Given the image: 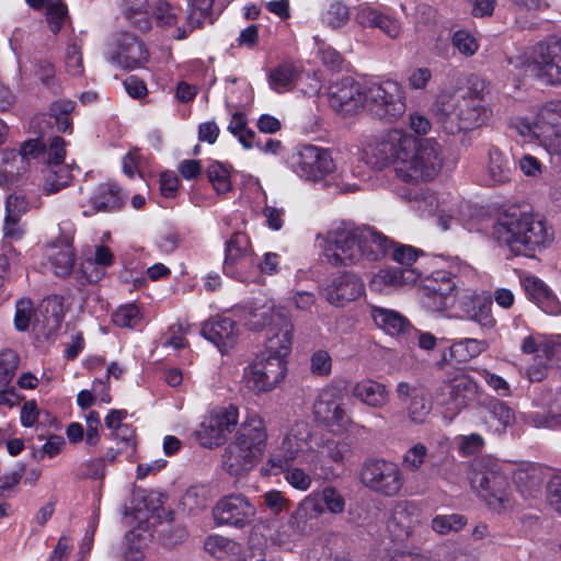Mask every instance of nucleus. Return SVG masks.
<instances>
[{"label":"nucleus","mask_w":561,"mask_h":561,"mask_svg":"<svg viewBox=\"0 0 561 561\" xmlns=\"http://www.w3.org/2000/svg\"><path fill=\"white\" fill-rule=\"evenodd\" d=\"M362 160L370 169L381 171L394 164L398 179L419 184L436 178L443 168L440 145L432 139L416 140L400 130L390 129L368 139L362 148Z\"/></svg>","instance_id":"f257e3e1"},{"label":"nucleus","mask_w":561,"mask_h":561,"mask_svg":"<svg viewBox=\"0 0 561 561\" xmlns=\"http://www.w3.org/2000/svg\"><path fill=\"white\" fill-rule=\"evenodd\" d=\"M492 234L502 245L516 255L534 257L554 241V229L538 213L510 208L493 225Z\"/></svg>","instance_id":"f03ea898"},{"label":"nucleus","mask_w":561,"mask_h":561,"mask_svg":"<svg viewBox=\"0 0 561 561\" xmlns=\"http://www.w3.org/2000/svg\"><path fill=\"white\" fill-rule=\"evenodd\" d=\"M488 92V83L483 78L470 76L465 93L438 94L434 103V112L444 130L455 135L482 126L491 114L484 101Z\"/></svg>","instance_id":"7ed1b4c3"},{"label":"nucleus","mask_w":561,"mask_h":561,"mask_svg":"<svg viewBox=\"0 0 561 561\" xmlns=\"http://www.w3.org/2000/svg\"><path fill=\"white\" fill-rule=\"evenodd\" d=\"M471 485L478 491L490 510L502 513L512 507L508 481L499 463L492 459H480L473 463Z\"/></svg>","instance_id":"20e7f679"},{"label":"nucleus","mask_w":561,"mask_h":561,"mask_svg":"<svg viewBox=\"0 0 561 561\" xmlns=\"http://www.w3.org/2000/svg\"><path fill=\"white\" fill-rule=\"evenodd\" d=\"M362 239L363 226H337L325 234L322 244L323 256L334 266L364 264Z\"/></svg>","instance_id":"39448f33"},{"label":"nucleus","mask_w":561,"mask_h":561,"mask_svg":"<svg viewBox=\"0 0 561 561\" xmlns=\"http://www.w3.org/2000/svg\"><path fill=\"white\" fill-rule=\"evenodd\" d=\"M407 108L405 92L394 80H385L366 87L365 110L379 119L394 122Z\"/></svg>","instance_id":"423d86ee"},{"label":"nucleus","mask_w":561,"mask_h":561,"mask_svg":"<svg viewBox=\"0 0 561 561\" xmlns=\"http://www.w3.org/2000/svg\"><path fill=\"white\" fill-rule=\"evenodd\" d=\"M527 70L546 85L561 84V39L548 37L530 47Z\"/></svg>","instance_id":"0eeeda50"},{"label":"nucleus","mask_w":561,"mask_h":561,"mask_svg":"<svg viewBox=\"0 0 561 561\" xmlns=\"http://www.w3.org/2000/svg\"><path fill=\"white\" fill-rule=\"evenodd\" d=\"M517 129L523 137H534L552 153L561 156V104L546 105L535 122L523 119Z\"/></svg>","instance_id":"6e6552de"},{"label":"nucleus","mask_w":561,"mask_h":561,"mask_svg":"<svg viewBox=\"0 0 561 561\" xmlns=\"http://www.w3.org/2000/svg\"><path fill=\"white\" fill-rule=\"evenodd\" d=\"M422 304L433 312H446L455 305L460 291L456 276L444 270H436L428 275H422Z\"/></svg>","instance_id":"1a4fd4ad"},{"label":"nucleus","mask_w":561,"mask_h":561,"mask_svg":"<svg viewBox=\"0 0 561 561\" xmlns=\"http://www.w3.org/2000/svg\"><path fill=\"white\" fill-rule=\"evenodd\" d=\"M481 393L478 382L467 374H457L445 380L436 390L437 403L445 408V413L453 420L461 411L476 402Z\"/></svg>","instance_id":"9d476101"},{"label":"nucleus","mask_w":561,"mask_h":561,"mask_svg":"<svg viewBox=\"0 0 561 561\" xmlns=\"http://www.w3.org/2000/svg\"><path fill=\"white\" fill-rule=\"evenodd\" d=\"M287 360L263 355L243 369V387L259 396L274 390L285 378Z\"/></svg>","instance_id":"9b49d317"},{"label":"nucleus","mask_w":561,"mask_h":561,"mask_svg":"<svg viewBox=\"0 0 561 561\" xmlns=\"http://www.w3.org/2000/svg\"><path fill=\"white\" fill-rule=\"evenodd\" d=\"M238 423L239 409L236 405L217 407L205 416L196 431V437L204 447H219L237 430Z\"/></svg>","instance_id":"f8f14e48"},{"label":"nucleus","mask_w":561,"mask_h":561,"mask_svg":"<svg viewBox=\"0 0 561 561\" xmlns=\"http://www.w3.org/2000/svg\"><path fill=\"white\" fill-rule=\"evenodd\" d=\"M359 478L366 488L383 496H396L403 486L400 467L385 459L366 461L360 469Z\"/></svg>","instance_id":"ddd939ff"},{"label":"nucleus","mask_w":561,"mask_h":561,"mask_svg":"<svg viewBox=\"0 0 561 561\" xmlns=\"http://www.w3.org/2000/svg\"><path fill=\"white\" fill-rule=\"evenodd\" d=\"M222 270L227 276L241 282L249 280L255 273L256 257L245 233L236 232L226 241Z\"/></svg>","instance_id":"4468645a"},{"label":"nucleus","mask_w":561,"mask_h":561,"mask_svg":"<svg viewBox=\"0 0 561 561\" xmlns=\"http://www.w3.org/2000/svg\"><path fill=\"white\" fill-rule=\"evenodd\" d=\"M211 514L217 526L242 529L253 522L256 507L245 495L232 493L219 499Z\"/></svg>","instance_id":"2eb2a0df"},{"label":"nucleus","mask_w":561,"mask_h":561,"mask_svg":"<svg viewBox=\"0 0 561 561\" xmlns=\"http://www.w3.org/2000/svg\"><path fill=\"white\" fill-rule=\"evenodd\" d=\"M335 170V162L329 149L302 145L293 161V171L301 179L321 181Z\"/></svg>","instance_id":"dca6fc26"},{"label":"nucleus","mask_w":561,"mask_h":561,"mask_svg":"<svg viewBox=\"0 0 561 561\" xmlns=\"http://www.w3.org/2000/svg\"><path fill=\"white\" fill-rule=\"evenodd\" d=\"M396 397L411 423L425 422L432 411V400L422 385L400 381L396 387Z\"/></svg>","instance_id":"f3484780"},{"label":"nucleus","mask_w":561,"mask_h":561,"mask_svg":"<svg viewBox=\"0 0 561 561\" xmlns=\"http://www.w3.org/2000/svg\"><path fill=\"white\" fill-rule=\"evenodd\" d=\"M329 102L333 110L343 115L358 113L366 106V88L351 78H344L330 87Z\"/></svg>","instance_id":"a211bd4d"},{"label":"nucleus","mask_w":561,"mask_h":561,"mask_svg":"<svg viewBox=\"0 0 561 561\" xmlns=\"http://www.w3.org/2000/svg\"><path fill=\"white\" fill-rule=\"evenodd\" d=\"M311 432L306 422L295 423L285 435L278 453L274 454L268 462L272 467L285 468L301 455L311 449Z\"/></svg>","instance_id":"6ab92c4d"},{"label":"nucleus","mask_w":561,"mask_h":561,"mask_svg":"<svg viewBox=\"0 0 561 561\" xmlns=\"http://www.w3.org/2000/svg\"><path fill=\"white\" fill-rule=\"evenodd\" d=\"M457 308L462 318L476 322L483 330H492L496 325L492 314V297L489 295H481L471 289L461 290Z\"/></svg>","instance_id":"aec40b11"},{"label":"nucleus","mask_w":561,"mask_h":561,"mask_svg":"<svg viewBox=\"0 0 561 561\" xmlns=\"http://www.w3.org/2000/svg\"><path fill=\"white\" fill-rule=\"evenodd\" d=\"M423 520L422 508L412 501L403 500L392 506L387 528L396 540L403 541L413 534Z\"/></svg>","instance_id":"412c9836"},{"label":"nucleus","mask_w":561,"mask_h":561,"mask_svg":"<svg viewBox=\"0 0 561 561\" xmlns=\"http://www.w3.org/2000/svg\"><path fill=\"white\" fill-rule=\"evenodd\" d=\"M107 59L123 69L131 70L144 67L149 59V54L140 39L128 32H122L117 35L115 48Z\"/></svg>","instance_id":"4be33fe9"},{"label":"nucleus","mask_w":561,"mask_h":561,"mask_svg":"<svg viewBox=\"0 0 561 561\" xmlns=\"http://www.w3.org/2000/svg\"><path fill=\"white\" fill-rule=\"evenodd\" d=\"M294 325L282 313H274L266 333L264 355L286 360L291 352Z\"/></svg>","instance_id":"5701e85b"},{"label":"nucleus","mask_w":561,"mask_h":561,"mask_svg":"<svg viewBox=\"0 0 561 561\" xmlns=\"http://www.w3.org/2000/svg\"><path fill=\"white\" fill-rule=\"evenodd\" d=\"M478 415L486 428L497 435L517 423L514 410L504 401L489 397L478 408Z\"/></svg>","instance_id":"b1692460"},{"label":"nucleus","mask_w":561,"mask_h":561,"mask_svg":"<svg viewBox=\"0 0 561 561\" xmlns=\"http://www.w3.org/2000/svg\"><path fill=\"white\" fill-rule=\"evenodd\" d=\"M365 290L363 280L347 272L334 277L325 287L324 295L329 304L343 307L357 299Z\"/></svg>","instance_id":"393cba45"},{"label":"nucleus","mask_w":561,"mask_h":561,"mask_svg":"<svg viewBox=\"0 0 561 561\" xmlns=\"http://www.w3.org/2000/svg\"><path fill=\"white\" fill-rule=\"evenodd\" d=\"M324 514V508L307 495L299 502L288 519V527L296 536H309L319 529V518Z\"/></svg>","instance_id":"a878e982"},{"label":"nucleus","mask_w":561,"mask_h":561,"mask_svg":"<svg viewBox=\"0 0 561 561\" xmlns=\"http://www.w3.org/2000/svg\"><path fill=\"white\" fill-rule=\"evenodd\" d=\"M267 431L264 420L256 413L248 414L236 432L233 442L263 457Z\"/></svg>","instance_id":"bb28decb"},{"label":"nucleus","mask_w":561,"mask_h":561,"mask_svg":"<svg viewBox=\"0 0 561 561\" xmlns=\"http://www.w3.org/2000/svg\"><path fill=\"white\" fill-rule=\"evenodd\" d=\"M202 335L225 354L237 343L239 332L233 320L216 317L204 323Z\"/></svg>","instance_id":"cd10ccee"},{"label":"nucleus","mask_w":561,"mask_h":561,"mask_svg":"<svg viewBox=\"0 0 561 561\" xmlns=\"http://www.w3.org/2000/svg\"><path fill=\"white\" fill-rule=\"evenodd\" d=\"M512 479L517 492L524 499H536L541 494L545 473L540 466L522 462L512 471Z\"/></svg>","instance_id":"c85d7f7f"},{"label":"nucleus","mask_w":561,"mask_h":561,"mask_svg":"<svg viewBox=\"0 0 561 561\" xmlns=\"http://www.w3.org/2000/svg\"><path fill=\"white\" fill-rule=\"evenodd\" d=\"M261 459L253 451L231 442L222 454L221 468L230 476L241 477L252 470Z\"/></svg>","instance_id":"c756f323"},{"label":"nucleus","mask_w":561,"mask_h":561,"mask_svg":"<svg viewBox=\"0 0 561 561\" xmlns=\"http://www.w3.org/2000/svg\"><path fill=\"white\" fill-rule=\"evenodd\" d=\"M522 284L527 296L542 311L552 316H559L561 313V302L554 293L540 278L534 275H528L522 279Z\"/></svg>","instance_id":"7c9ffc66"},{"label":"nucleus","mask_w":561,"mask_h":561,"mask_svg":"<svg viewBox=\"0 0 561 561\" xmlns=\"http://www.w3.org/2000/svg\"><path fill=\"white\" fill-rule=\"evenodd\" d=\"M214 0H188L186 23L176 26L171 36L175 39H185L194 30L202 27L206 22L213 23Z\"/></svg>","instance_id":"2f4dec72"},{"label":"nucleus","mask_w":561,"mask_h":561,"mask_svg":"<svg viewBox=\"0 0 561 561\" xmlns=\"http://www.w3.org/2000/svg\"><path fill=\"white\" fill-rule=\"evenodd\" d=\"M128 193L114 182L99 184L90 197L91 205L96 211H117L125 204Z\"/></svg>","instance_id":"473e14b6"},{"label":"nucleus","mask_w":561,"mask_h":561,"mask_svg":"<svg viewBox=\"0 0 561 561\" xmlns=\"http://www.w3.org/2000/svg\"><path fill=\"white\" fill-rule=\"evenodd\" d=\"M370 317L375 324L392 336H411L410 321L396 310L373 306Z\"/></svg>","instance_id":"72a5a7b5"},{"label":"nucleus","mask_w":561,"mask_h":561,"mask_svg":"<svg viewBox=\"0 0 561 561\" xmlns=\"http://www.w3.org/2000/svg\"><path fill=\"white\" fill-rule=\"evenodd\" d=\"M351 393L363 404L373 409H382L389 402V391L387 387L374 379L357 381L353 386Z\"/></svg>","instance_id":"f704fd0d"},{"label":"nucleus","mask_w":561,"mask_h":561,"mask_svg":"<svg viewBox=\"0 0 561 561\" xmlns=\"http://www.w3.org/2000/svg\"><path fill=\"white\" fill-rule=\"evenodd\" d=\"M393 248V242L374 227L363 226L362 249L364 264L383 259Z\"/></svg>","instance_id":"c9c22d12"},{"label":"nucleus","mask_w":561,"mask_h":561,"mask_svg":"<svg viewBox=\"0 0 561 561\" xmlns=\"http://www.w3.org/2000/svg\"><path fill=\"white\" fill-rule=\"evenodd\" d=\"M514 161L508 152L497 147L489 149L488 174L493 184H504L511 181Z\"/></svg>","instance_id":"e433bc0d"},{"label":"nucleus","mask_w":561,"mask_h":561,"mask_svg":"<svg viewBox=\"0 0 561 561\" xmlns=\"http://www.w3.org/2000/svg\"><path fill=\"white\" fill-rule=\"evenodd\" d=\"M422 278V273L413 268H385L380 270L371 279L370 286L380 289L381 286H403L416 283Z\"/></svg>","instance_id":"4c0bfd02"},{"label":"nucleus","mask_w":561,"mask_h":561,"mask_svg":"<svg viewBox=\"0 0 561 561\" xmlns=\"http://www.w3.org/2000/svg\"><path fill=\"white\" fill-rule=\"evenodd\" d=\"M44 193L50 195L68 186L72 180L68 164H46L42 170Z\"/></svg>","instance_id":"58836bf2"},{"label":"nucleus","mask_w":561,"mask_h":561,"mask_svg":"<svg viewBox=\"0 0 561 561\" xmlns=\"http://www.w3.org/2000/svg\"><path fill=\"white\" fill-rule=\"evenodd\" d=\"M47 257L53 273L60 277L71 274L75 264V252L68 243L51 245L47 250Z\"/></svg>","instance_id":"ea45409f"},{"label":"nucleus","mask_w":561,"mask_h":561,"mask_svg":"<svg viewBox=\"0 0 561 561\" xmlns=\"http://www.w3.org/2000/svg\"><path fill=\"white\" fill-rule=\"evenodd\" d=\"M489 347L485 340L466 337L451 344L449 356L457 363H467Z\"/></svg>","instance_id":"a19ab883"},{"label":"nucleus","mask_w":561,"mask_h":561,"mask_svg":"<svg viewBox=\"0 0 561 561\" xmlns=\"http://www.w3.org/2000/svg\"><path fill=\"white\" fill-rule=\"evenodd\" d=\"M43 151L38 140H28L22 144L19 151L5 149L2 151V162L20 161V171H28L31 160L36 159Z\"/></svg>","instance_id":"79ce46f5"},{"label":"nucleus","mask_w":561,"mask_h":561,"mask_svg":"<svg viewBox=\"0 0 561 561\" xmlns=\"http://www.w3.org/2000/svg\"><path fill=\"white\" fill-rule=\"evenodd\" d=\"M310 495L324 508V513L341 515L345 511V496L333 485H325L320 491L310 493Z\"/></svg>","instance_id":"37998d69"},{"label":"nucleus","mask_w":561,"mask_h":561,"mask_svg":"<svg viewBox=\"0 0 561 561\" xmlns=\"http://www.w3.org/2000/svg\"><path fill=\"white\" fill-rule=\"evenodd\" d=\"M205 550L218 560H226L230 557L238 558L240 554V545L227 537L220 535H209L204 542Z\"/></svg>","instance_id":"c03bdc74"},{"label":"nucleus","mask_w":561,"mask_h":561,"mask_svg":"<svg viewBox=\"0 0 561 561\" xmlns=\"http://www.w3.org/2000/svg\"><path fill=\"white\" fill-rule=\"evenodd\" d=\"M297 76V68L290 62H284L270 72L268 82L274 91L282 93L294 87Z\"/></svg>","instance_id":"a18cd8bd"},{"label":"nucleus","mask_w":561,"mask_h":561,"mask_svg":"<svg viewBox=\"0 0 561 561\" xmlns=\"http://www.w3.org/2000/svg\"><path fill=\"white\" fill-rule=\"evenodd\" d=\"M468 519L465 515L453 513V514H440L433 517L431 522V528L438 535H447L449 533H458L466 527Z\"/></svg>","instance_id":"49530a36"},{"label":"nucleus","mask_w":561,"mask_h":561,"mask_svg":"<svg viewBox=\"0 0 561 561\" xmlns=\"http://www.w3.org/2000/svg\"><path fill=\"white\" fill-rule=\"evenodd\" d=\"M75 108V102L71 100H57L50 104L49 115L55 121L58 131L66 133L71 130V113Z\"/></svg>","instance_id":"de8ad7c7"},{"label":"nucleus","mask_w":561,"mask_h":561,"mask_svg":"<svg viewBox=\"0 0 561 561\" xmlns=\"http://www.w3.org/2000/svg\"><path fill=\"white\" fill-rule=\"evenodd\" d=\"M150 535L141 528H136L129 531L125 539L127 549L124 553L128 561H140L144 557V549L149 542Z\"/></svg>","instance_id":"09e8293b"},{"label":"nucleus","mask_w":561,"mask_h":561,"mask_svg":"<svg viewBox=\"0 0 561 561\" xmlns=\"http://www.w3.org/2000/svg\"><path fill=\"white\" fill-rule=\"evenodd\" d=\"M207 178L218 194H225L232 187L229 170L218 161L209 163L207 167Z\"/></svg>","instance_id":"8fccbe9b"},{"label":"nucleus","mask_w":561,"mask_h":561,"mask_svg":"<svg viewBox=\"0 0 561 561\" xmlns=\"http://www.w3.org/2000/svg\"><path fill=\"white\" fill-rule=\"evenodd\" d=\"M228 130L236 137L245 149L254 147L255 131L247 127V119L242 113H234L228 125Z\"/></svg>","instance_id":"3c124183"},{"label":"nucleus","mask_w":561,"mask_h":561,"mask_svg":"<svg viewBox=\"0 0 561 561\" xmlns=\"http://www.w3.org/2000/svg\"><path fill=\"white\" fill-rule=\"evenodd\" d=\"M340 402L335 399L333 390H323L313 404V414L322 424L330 422L331 414L337 409Z\"/></svg>","instance_id":"603ef678"},{"label":"nucleus","mask_w":561,"mask_h":561,"mask_svg":"<svg viewBox=\"0 0 561 561\" xmlns=\"http://www.w3.org/2000/svg\"><path fill=\"white\" fill-rule=\"evenodd\" d=\"M343 460V454L336 444L328 445L324 449L319 451L317 455L312 456L311 463L314 467V470L318 468L321 469L320 477H328L329 471L327 470V465L329 462H341Z\"/></svg>","instance_id":"864d4df0"},{"label":"nucleus","mask_w":561,"mask_h":561,"mask_svg":"<svg viewBox=\"0 0 561 561\" xmlns=\"http://www.w3.org/2000/svg\"><path fill=\"white\" fill-rule=\"evenodd\" d=\"M139 308L134 304L121 306L112 316V321L119 328H135L140 322Z\"/></svg>","instance_id":"5fc2aeb1"},{"label":"nucleus","mask_w":561,"mask_h":561,"mask_svg":"<svg viewBox=\"0 0 561 561\" xmlns=\"http://www.w3.org/2000/svg\"><path fill=\"white\" fill-rule=\"evenodd\" d=\"M451 44L465 57H472L479 49L477 38L466 30H458L451 36Z\"/></svg>","instance_id":"6e6d98bb"},{"label":"nucleus","mask_w":561,"mask_h":561,"mask_svg":"<svg viewBox=\"0 0 561 561\" xmlns=\"http://www.w3.org/2000/svg\"><path fill=\"white\" fill-rule=\"evenodd\" d=\"M19 365V356L12 350L0 352V387L10 385L15 376Z\"/></svg>","instance_id":"4d7b16f0"},{"label":"nucleus","mask_w":561,"mask_h":561,"mask_svg":"<svg viewBox=\"0 0 561 561\" xmlns=\"http://www.w3.org/2000/svg\"><path fill=\"white\" fill-rule=\"evenodd\" d=\"M67 15V7L61 0H47L46 1V18L50 31L57 34Z\"/></svg>","instance_id":"13d9d810"},{"label":"nucleus","mask_w":561,"mask_h":561,"mask_svg":"<svg viewBox=\"0 0 561 561\" xmlns=\"http://www.w3.org/2000/svg\"><path fill=\"white\" fill-rule=\"evenodd\" d=\"M322 20L331 28H340L344 26L350 20L348 8L342 2H333L323 14Z\"/></svg>","instance_id":"bf43d9fd"},{"label":"nucleus","mask_w":561,"mask_h":561,"mask_svg":"<svg viewBox=\"0 0 561 561\" xmlns=\"http://www.w3.org/2000/svg\"><path fill=\"white\" fill-rule=\"evenodd\" d=\"M426 456V446L422 443H416L404 453L402 466L409 471H419L424 465Z\"/></svg>","instance_id":"052dcab7"},{"label":"nucleus","mask_w":561,"mask_h":561,"mask_svg":"<svg viewBox=\"0 0 561 561\" xmlns=\"http://www.w3.org/2000/svg\"><path fill=\"white\" fill-rule=\"evenodd\" d=\"M547 409H549V402L547 403ZM522 421L524 424H527L533 427H556L560 426L559 423H557V420H554L547 410V413L541 412H528V413H520L517 415V421Z\"/></svg>","instance_id":"680f3d73"},{"label":"nucleus","mask_w":561,"mask_h":561,"mask_svg":"<svg viewBox=\"0 0 561 561\" xmlns=\"http://www.w3.org/2000/svg\"><path fill=\"white\" fill-rule=\"evenodd\" d=\"M136 7H128L125 9V15L135 26L141 31H147L150 27L147 1L136 0Z\"/></svg>","instance_id":"e2e57ef3"},{"label":"nucleus","mask_w":561,"mask_h":561,"mask_svg":"<svg viewBox=\"0 0 561 561\" xmlns=\"http://www.w3.org/2000/svg\"><path fill=\"white\" fill-rule=\"evenodd\" d=\"M476 370L494 392L501 397H511L510 383L503 377L491 373L486 368H478Z\"/></svg>","instance_id":"0e129e2a"},{"label":"nucleus","mask_w":561,"mask_h":561,"mask_svg":"<svg viewBox=\"0 0 561 561\" xmlns=\"http://www.w3.org/2000/svg\"><path fill=\"white\" fill-rule=\"evenodd\" d=\"M285 480L299 491H307L312 484V478L299 467H288L285 470Z\"/></svg>","instance_id":"69168bd1"},{"label":"nucleus","mask_w":561,"mask_h":561,"mask_svg":"<svg viewBox=\"0 0 561 561\" xmlns=\"http://www.w3.org/2000/svg\"><path fill=\"white\" fill-rule=\"evenodd\" d=\"M263 504L271 514L277 516L288 507L289 501L285 497L283 492L278 490H271L261 496Z\"/></svg>","instance_id":"338daca9"},{"label":"nucleus","mask_w":561,"mask_h":561,"mask_svg":"<svg viewBox=\"0 0 561 561\" xmlns=\"http://www.w3.org/2000/svg\"><path fill=\"white\" fill-rule=\"evenodd\" d=\"M433 78L428 67L412 68L407 77V82L412 90H425Z\"/></svg>","instance_id":"774afa93"}]
</instances>
